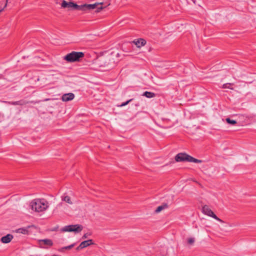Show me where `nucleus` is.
<instances>
[{
    "instance_id": "f257e3e1",
    "label": "nucleus",
    "mask_w": 256,
    "mask_h": 256,
    "mask_svg": "<svg viewBox=\"0 0 256 256\" xmlns=\"http://www.w3.org/2000/svg\"><path fill=\"white\" fill-rule=\"evenodd\" d=\"M61 6L63 8H72L84 12H88L92 10L96 9V12H98L102 9V3H95L93 4H84L78 5L72 2H67L63 0L61 4Z\"/></svg>"
},
{
    "instance_id": "f03ea898",
    "label": "nucleus",
    "mask_w": 256,
    "mask_h": 256,
    "mask_svg": "<svg viewBox=\"0 0 256 256\" xmlns=\"http://www.w3.org/2000/svg\"><path fill=\"white\" fill-rule=\"evenodd\" d=\"M30 206L32 210L37 212H42L48 208V202L44 198H36L32 200Z\"/></svg>"
},
{
    "instance_id": "7ed1b4c3",
    "label": "nucleus",
    "mask_w": 256,
    "mask_h": 256,
    "mask_svg": "<svg viewBox=\"0 0 256 256\" xmlns=\"http://www.w3.org/2000/svg\"><path fill=\"white\" fill-rule=\"evenodd\" d=\"M112 54L107 56H100L96 60V64L100 68H110L114 65V61Z\"/></svg>"
},
{
    "instance_id": "20e7f679",
    "label": "nucleus",
    "mask_w": 256,
    "mask_h": 256,
    "mask_svg": "<svg viewBox=\"0 0 256 256\" xmlns=\"http://www.w3.org/2000/svg\"><path fill=\"white\" fill-rule=\"evenodd\" d=\"M175 160L177 162H188L194 163H202V160L193 158L184 152L177 154L175 156Z\"/></svg>"
},
{
    "instance_id": "39448f33",
    "label": "nucleus",
    "mask_w": 256,
    "mask_h": 256,
    "mask_svg": "<svg viewBox=\"0 0 256 256\" xmlns=\"http://www.w3.org/2000/svg\"><path fill=\"white\" fill-rule=\"evenodd\" d=\"M84 53L82 52H72L67 54L64 57V60L68 62H74L80 61L81 58L84 56Z\"/></svg>"
},
{
    "instance_id": "423d86ee",
    "label": "nucleus",
    "mask_w": 256,
    "mask_h": 256,
    "mask_svg": "<svg viewBox=\"0 0 256 256\" xmlns=\"http://www.w3.org/2000/svg\"><path fill=\"white\" fill-rule=\"evenodd\" d=\"M83 227L80 224H72L64 226L61 230L64 232H74L78 233L82 230Z\"/></svg>"
},
{
    "instance_id": "0eeeda50",
    "label": "nucleus",
    "mask_w": 256,
    "mask_h": 256,
    "mask_svg": "<svg viewBox=\"0 0 256 256\" xmlns=\"http://www.w3.org/2000/svg\"><path fill=\"white\" fill-rule=\"evenodd\" d=\"M202 212L206 214V215H207L209 216H210V217H212V218H214V219H215L216 220L220 222H222V223H224V222L220 219V218H218L214 213V212L212 210H210L209 207L207 206V205H204L202 208Z\"/></svg>"
},
{
    "instance_id": "6e6552de",
    "label": "nucleus",
    "mask_w": 256,
    "mask_h": 256,
    "mask_svg": "<svg viewBox=\"0 0 256 256\" xmlns=\"http://www.w3.org/2000/svg\"><path fill=\"white\" fill-rule=\"evenodd\" d=\"M74 98V94L73 93H68L62 95V100L63 102H68L72 100Z\"/></svg>"
},
{
    "instance_id": "1a4fd4ad",
    "label": "nucleus",
    "mask_w": 256,
    "mask_h": 256,
    "mask_svg": "<svg viewBox=\"0 0 256 256\" xmlns=\"http://www.w3.org/2000/svg\"><path fill=\"white\" fill-rule=\"evenodd\" d=\"M14 238V236L11 234H8L6 236H2L0 238V241L4 244H8L11 242Z\"/></svg>"
},
{
    "instance_id": "9d476101",
    "label": "nucleus",
    "mask_w": 256,
    "mask_h": 256,
    "mask_svg": "<svg viewBox=\"0 0 256 256\" xmlns=\"http://www.w3.org/2000/svg\"><path fill=\"white\" fill-rule=\"evenodd\" d=\"M138 48H141L146 44V41L143 38H138L133 41Z\"/></svg>"
},
{
    "instance_id": "9b49d317",
    "label": "nucleus",
    "mask_w": 256,
    "mask_h": 256,
    "mask_svg": "<svg viewBox=\"0 0 256 256\" xmlns=\"http://www.w3.org/2000/svg\"><path fill=\"white\" fill-rule=\"evenodd\" d=\"M6 103L11 105H20L23 106L27 104L28 102L24 100H20L16 102H6Z\"/></svg>"
},
{
    "instance_id": "f8f14e48",
    "label": "nucleus",
    "mask_w": 256,
    "mask_h": 256,
    "mask_svg": "<svg viewBox=\"0 0 256 256\" xmlns=\"http://www.w3.org/2000/svg\"><path fill=\"white\" fill-rule=\"evenodd\" d=\"M80 244H81V247H82L83 248H85L89 246L94 244L93 243L92 240H86L80 243Z\"/></svg>"
},
{
    "instance_id": "ddd939ff",
    "label": "nucleus",
    "mask_w": 256,
    "mask_h": 256,
    "mask_svg": "<svg viewBox=\"0 0 256 256\" xmlns=\"http://www.w3.org/2000/svg\"><path fill=\"white\" fill-rule=\"evenodd\" d=\"M168 208V206L167 204L164 203L162 205L158 206L156 209L155 210V212L156 213H158L161 212L162 210Z\"/></svg>"
},
{
    "instance_id": "4468645a",
    "label": "nucleus",
    "mask_w": 256,
    "mask_h": 256,
    "mask_svg": "<svg viewBox=\"0 0 256 256\" xmlns=\"http://www.w3.org/2000/svg\"><path fill=\"white\" fill-rule=\"evenodd\" d=\"M31 227V226H28L27 228H20L16 230V232L18 233L22 234H28V228Z\"/></svg>"
},
{
    "instance_id": "2eb2a0df",
    "label": "nucleus",
    "mask_w": 256,
    "mask_h": 256,
    "mask_svg": "<svg viewBox=\"0 0 256 256\" xmlns=\"http://www.w3.org/2000/svg\"><path fill=\"white\" fill-rule=\"evenodd\" d=\"M40 242H42L44 244L48 246H52L53 244L52 241L50 239H44L40 240Z\"/></svg>"
},
{
    "instance_id": "dca6fc26",
    "label": "nucleus",
    "mask_w": 256,
    "mask_h": 256,
    "mask_svg": "<svg viewBox=\"0 0 256 256\" xmlns=\"http://www.w3.org/2000/svg\"><path fill=\"white\" fill-rule=\"evenodd\" d=\"M142 96H146L148 98H152L155 96L156 94L152 92H145Z\"/></svg>"
},
{
    "instance_id": "f3484780",
    "label": "nucleus",
    "mask_w": 256,
    "mask_h": 256,
    "mask_svg": "<svg viewBox=\"0 0 256 256\" xmlns=\"http://www.w3.org/2000/svg\"><path fill=\"white\" fill-rule=\"evenodd\" d=\"M75 246V244H72L68 246L62 248L59 250L61 252H64V250H69Z\"/></svg>"
},
{
    "instance_id": "a211bd4d",
    "label": "nucleus",
    "mask_w": 256,
    "mask_h": 256,
    "mask_svg": "<svg viewBox=\"0 0 256 256\" xmlns=\"http://www.w3.org/2000/svg\"><path fill=\"white\" fill-rule=\"evenodd\" d=\"M62 200L66 202L69 204H72V202L71 200V198H70L68 196H64L62 198Z\"/></svg>"
},
{
    "instance_id": "6ab92c4d",
    "label": "nucleus",
    "mask_w": 256,
    "mask_h": 256,
    "mask_svg": "<svg viewBox=\"0 0 256 256\" xmlns=\"http://www.w3.org/2000/svg\"><path fill=\"white\" fill-rule=\"evenodd\" d=\"M226 122L228 124H232V125H234V124H236L237 123V122H236V120H231V119H230V118H226Z\"/></svg>"
},
{
    "instance_id": "aec40b11",
    "label": "nucleus",
    "mask_w": 256,
    "mask_h": 256,
    "mask_svg": "<svg viewBox=\"0 0 256 256\" xmlns=\"http://www.w3.org/2000/svg\"><path fill=\"white\" fill-rule=\"evenodd\" d=\"M230 85H233V84L228 83V84H224L222 88H229L230 90H233L234 88H231L230 86Z\"/></svg>"
},
{
    "instance_id": "412c9836",
    "label": "nucleus",
    "mask_w": 256,
    "mask_h": 256,
    "mask_svg": "<svg viewBox=\"0 0 256 256\" xmlns=\"http://www.w3.org/2000/svg\"><path fill=\"white\" fill-rule=\"evenodd\" d=\"M195 242V239L194 238H190L188 239V243L190 244H193Z\"/></svg>"
},
{
    "instance_id": "4be33fe9",
    "label": "nucleus",
    "mask_w": 256,
    "mask_h": 256,
    "mask_svg": "<svg viewBox=\"0 0 256 256\" xmlns=\"http://www.w3.org/2000/svg\"><path fill=\"white\" fill-rule=\"evenodd\" d=\"M132 100V99H130V100H127L126 102H123L122 103L120 106H126V104H128Z\"/></svg>"
},
{
    "instance_id": "5701e85b",
    "label": "nucleus",
    "mask_w": 256,
    "mask_h": 256,
    "mask_svg": "<svg viewBox=\"0 0 256 256\" xmlns=\"http://www.w3.org/2000/svg\"><path fill=\"white\" fill-rule=\"evenodd\" d=\"M90 234L86 233V234H85L82 236V239H86V238H88V236H90Z\"/></svg>"
},
{
    "instance_id": "b1692460",
    "label": "nucleus",
    "mask_w": 256,
    "mask_h": 256,
    "mask_svg": "<svg viewBox=\"0 0 256 256\" xmlns=\"http://www.w3.org/2000/svg\"><path fill=\"white\" fill-rule=\"evenodd\" d=\"M82 248H84L82 247H81V244H80L76 248V250H79Z\"/></svg>"
},
{
    "instance_id": "393cba45",
    "label": "nucleus",
    "mask_w": 256,
    "mask_h": 256,
    "mask_svg": "<svg viewBox=\"0 0 256 256\" xmlns=\"http://www.w3.org/2000/svg\"><path fill=\"white\" fill-rule=\"evenodd\" d=\"M7 4H8V0L6 1V3L4 6V8H3L0 10V13L3 10L4 8L6 6Z\"/></svg>"
}]
</instances>
